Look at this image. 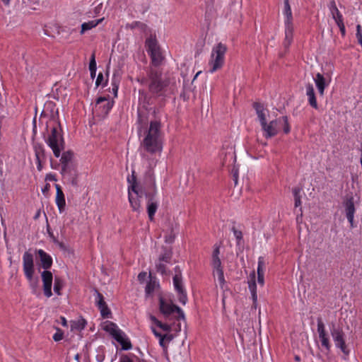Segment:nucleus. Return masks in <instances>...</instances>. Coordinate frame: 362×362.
Segmentation results:
<instances>
[{
  "label": "nucleus",
  "instance_id": "nucleus-1",
  "mask_svg": "<svg viewBox=\"0 0 362 362\" xmlns=\"http://www.w3.org/2000/svg\"><path fill=\"white\" fill-rule=\"evenodd\" d=\"M253 106L261 127L262 136L265 139H271L279 134L281 131L286 134L291 132V126L287 116H281L269 120V110L263 105L255 103Z\"/></svg>",
  "mask_w": 362,
  "mask_h": 362
},
{
  "label": "nucleus",
  "instance_id": "nucleus-2",
  "mask_svg": "<svg viewBox=\"0 0 362 362\" xmlns=\"http://www.w3.org/2000/svg\"><path fill=\"white\" fill-rule=\"evenodd\" d=\"M137 81L142 86H147L150 93L154 95H162L168 86V79L162 78L161 72L151 69L146 76L137 78Z\"/></svg>",
  "mask_w": 362,
  "mask_h": 362
},
{
  "label": "nucleus",
  "instance_id": "nucleus-3",
  "mask_svg": "<svg viewBox=\"0 0 362 362\" xmlns=\"http://www.w3.org/2000/svg\"><path fill=\"white\" fill-rule=\"evenodd\" d=\"M144 148L149 153H160L163 149L160 133V123L158 121H151L143 140Z\"/></svg>",
  "mask_w": 362,
  "mask_h": 362
},
{
  "label": "nucleus",
  "instance_id": "nucleus-4",
  "mask_svg": "<svg viewBox=\"0 0 362 362\" xmlns=\"http://www.w3.org/2000/svg\"><path fill=\"white\" fill-rule=\"evenodd\" d=\"M23 269L25 276L29 283L31 292L34 295L39 296L40 291L38 285V279L37 277H34V258L33 254L28 251L25 252L23 255Z\"/></svg>",
  "mask_w": 362,
  "mask_h": 362
},
{
  "label": "nucleus",
  "instance_id": "nucleus-5",
  "mask_svg": "<svg viewBox=\"0 0 362 362\" xmlns=\"http://www.w3.org/2000/svg\"><path fill=\"white\" fill-rule=\"evenodd\" d=\"M227 49V46L222 42L213 46L208 63L209 73L213 74L223 66Z\"/></svg>",
  "mask_w": 362,
  "mask_h": 362
},
{
  "label": "nucleus",
  "instance_id": "nucleus-6",
  "mask_svg": "<svg viewBox=\"0 0 362 362\" xmlns=\"http://www.w3.org/2000/svg\"><path fill=\"white\" fill-rule=\"evenodd\" d=\"M45 143L52 149L56 158L61 156L62 151L64 149V140L60 126L55 123L51 132L45 139Z\"/></svg>",
  "mask_w": 362,
  "mask_h": 362
},
{
  "label": "nucleus",
  "instance_id": "nucleus-7",
  "mask_svg": "<svg viewBox=\"0 0 362 362\" xmlns=\"http://www.w3.org/2000/svg\"><path fill=\"white\" fill-rule=\"evenodd\" d=\"M159 310L166 318L175 317L185 320V314L181 308L173 304L169 296H159Z\"/></svg>",
  "mask_w": 362,
  "mask_h": 362
},
{
  "label": "nucleus",
  "instance_id": "nucleus-8",
  "mask_svg": "<svg viewBox=\"0 0 362 362\" xmlns=\"http://www.w3.org/2000/svg\"><path fill=\"white\" fill-rule=\"evenodd\" d=\"M103 329L121 345L122 350L132 349V345L130 339L116 324L107 321L103 325Z\"/></svg>",
  "mask_w": 362,
  "mask_h": 362
},
{
  "label": "nucleus",
  "instance_id": "nucleus-9",
  "mask_svg": "<svg viewBox=\"0 0 362 362\" xmlns=\"http://www.w3.org/2000/svg\"><path fill=\"white\" fill-rule=\"evenodd\" d=\"M146 47L151 56L152 63L156 66L159 65L163 57L155 35H151L146 39Z\"/></svg>",
  "mask_w": 362,
  "mask_h": 362
},
{
  "label": "nucleus",
  "instance_id": "nucleus-10",
  "mask_svg": "<svg viewBox=\"0 0 362 362\" xmlns=\"http://www.w3.org/2000/svg\"><path fill=\"white\" fill-rule=\"evenodd\" d=\"M330 332L335 346L340 349L345 355H349L350 351L348 349L345 342V334L340 327L332 325Z\"/></svg>",
  "mask_w": 362,
  "mask_h": 362
},
{
  "label": "nucleus",
  "instance_id": "nucleus-11",
  "mask_svg": "<svg viewBox=\"0 0 362 362\" xmlns=\"http://www.w3.org/2000/svg\"><path fill=\"white\" fill-rule=\"evenodd\" d=\"M175 272L173 276V286L180 303L185 305L187 302V292L183 286L182 275L177 267H175Z\"/></svg>",
  "mask_w": 362,
  "mask_h": 362
},
{
  "label": "nucleus",
  "instance_id": "nucleus-12",
  "mask_svg": "<svg viewBox=\"0 0 362 362\" xmlns=\"http://www.w3.org/2000/svg\"><path fill=\"white\" fill-rule=\"evenodd\" d=\"M114 102L109 98L100 97L95 105V112L99 116L103 117L108 114L113 107Z\"/></svg>",
  "mask_w": 362,
  "mask_h": 362
},
{
  "label": "nucleus",
  "instance_id": "nucleus-13",
  "mask_svg": "<svg viewBox=\"0 0 362 362\" xmlns=\"http://www.w3.org/2000/svg\"><path fill=\"white\" fill-rule=\"evenodd\" d=\"M313 78L320 95L322 96L325 93V88L329 86L332 81L331 74L325 73L322 74L320 73H317Z\"/></svg>",
  "mask_w": 362,
  "mask_h": 362
},
{
  "label": "nucleus",
  "instance_id": "nucleus-14",
  "mask_svg": "<svg viewBox=\"0 0 362 362\" xmlns=\"http://www.w3.org/2000/svg\"><path fill=\"white\" fill-rule=\"evenodd\" d=\"M317 331L318 333L319 340L321 344L322 350L328 353L330 351L331 344L329 335L325 329V326L321 320H317Z\"/></svg>",
  "mask_w": 362,
  "mask_h": 362
},
{
  "label": "nucleus",
  "instance_id": "nucleus-15",
  "mask_svg": "<svg viewBox=\"0 0 362 362\" xmlns=\"http://www.w3.org/2000/svg\"><path fill=\"white\" fill-rule=\"evenodd\" d=\"M129 201L133 211L139 212L141 211V204L139 199L141 197L139 194L137 186L135 182L132 183L128 189Z\"/></svg>",
  "mask_w": 362,
  "mask_h": 362
},
{
  "label": "nucleus",
  "instance_id": "nucleus-16",
  "mask_svg": "<svg viewBox=\"0 0 362 362\" xmlns=\"http://www.w3.org/2000/svg\"><path fill=\"white\" fill-rule=\"evenodd\" d=\"M95 302L100 311L101 315L104 318H109L111 315V312L108 308L103 295L96 290L95 291Z\"/></svg>",
  "mask_w": 362,
  "mask_h": 362
},
{
  "label": "nucleus",
  "instance_id": "nucleus-17",
  "mask_svg": "<svg viewBox=\"0 0 362 362\" xmlns=\"http://www.w3.org/2000/svg\"><path fill=\"white\" fill-rule=\"evenodd\" d=\"M42 280L43 282V291L47 298L52 296V285L53 276L52 274L49 271H43L41 274Z\"/></svg>",
  "mask_w": 362,
  "mask_h": 362
},
{
  "label": "nucleus",
  "instance_id": "nucleus-18",
  "mask_svg": "<svg viewBox=\"0 0 362 362\" xmlns=\"http://www.w3.org/2000/svg\"><path fill=\"white\" fill-rule=\"evenodd\" d=\"M212 274L215 279H217L218 286L222 291L227 289L226 281L225 280L223 270L222 266H211Z\"/></svg>",
  "mask_w": 362,
  "mask_h": 362
},
{
  "label": "nucleus",
  "instance_id": "nucleus-19",
  "mask_svg": "<svg viewBox=\"0 0 362 362\" xmlns=\"http://www.w3.org/2000/svg\"><path fill=\"white\" fill-rule=\"evenodd\" d=\"M220 157L223 160V164L227 162L234 163L236 157L235 154V150L233 145L228 146L226 149L223 148L220 153Z\"/></svg>",
  "mask_w": 362,
  "mask_h": 362
},
{
  "label": "nucleus",
  "instance_id": "nucleus-20",
  "mask_svg": "<svg viewBox=\"0 0 362 362\" xmlns=\"http://www.w3.org/2000/svg\"><path fill=\"white\" fill-rule=\"evenodd\" d=\"M36 254L38 255L41 266L43 269H47L52 266V258L49 254L42 249L37 250Z\"/></svg>",
  "mask_w": 362,
  "mask_h": 362
},
{
  "label": "nucleus",
  "instance_id": "nucleus-21",
  "mask_svg": "<svg viewBox=\"0 0 362 362\" xmlns=\"http://www.w3.org/2000/svg\"><path fill=\"white\" fill-rule=\"evenodd\" d=\"M345 212L346 218L350 223L351 227H354V214H355V206L354 200L352 198L348 199L344 203Z\"/></svg>",
  "mask_w": 362,
  "mask_h": 362
},
{
  "label": "nucleus",
  "instance_id": "nucleus-22",
  "mask_svg": "<svg viewBox=\"0 0 362 362\" xmlns=\"http://www.w3.org/2000/svg\"><path fill=\"white\" fill-rule=\"evenodd\" d=\"M56 187V204L60 213L63 212L66 206V201L64 192L59 185H55Z\"/></svg>",
  "mask_w": 362,
  "mask_h": 362
},
{
  "label": "nucleus",
  "instance_id": "nucleus-23",
  "mask_svg": "<svg viewBox=\"0 0 362 362\" xmlns=\"http://www.w3.org/2000/svg\"><path fill=\"white\" fill-rule=\"evenodd\" d=\"M329 13L335 23H343V16L337 7L334 0H331L328 4Z\"/></svg>",
  "mask_w": 362,
  "mask_h": 362
},
{
  "label": "nucleus",
  "instance_id": "nucleus-24",
  "mask_svg": "<svg viewBox=\"0 0 362 362\" xmlns=\"http://www.w3.org/2000/svg\"><path fill=\"white\" fill-rule=\"evenodd\" d=\"M305 91H306V95L308 97V103L309 105L313 107L315 109L318 108V105L317 103L315 90L313 84L308 83L305 86Z\"/></svg>",
  "mask_w": 362,
  "mask_h": 362
},
{
  "label": "nucleus",
  "instance_id": "nucleus-25",
  "mask_svg": "<svg viewBox=\"0 0 362 362\" xmlns=\"http://www.w3.org/2000/svg\"><path fill=\"white\" fill-rule=\"evenodd\" d=\"M293 194L294 197V206H295V213L297 214L296 220L298 221L299 217H302V208H301V201L300 196V189L298 188H294L293 189Z\"/></svg>",
  "mask_w": 362,
  "mask_h": 362
},
{
  "label": "nucleus",
  "instance_id": "nucleus-26",
  "mask_svg": "<svg viewBox=\"0 0 362 362\" xmlns=\"http://www.w3.org/2000/svg\"><path fill=\"white\" fill-rule=\"evenodd\" d=\"M152 332L154 334V335L159 340V344L162 347L165 346V341H170L173 339L172 334H170L168 333L162 334L158 329L156 328L152 327Z\"/></svg>",
  "mask_w": 362,
  "mask_h": 362
},
{
  "label": "nucleus",
  "instance_id": "nucleus-27",
  "mask_svg": "<svg viewBox=\"0 0 362 362\" xmlns=\"http://www.w3.org/2000/svg\"><path fill=\"white\" fill-rule=\"evenodd\" d=\"M251 276H252V280L248 283V288H249V290H250L251 296H252L253 306L255 308H256L257 305V284L255 281V273L253 272Z\"/></svg>",
  "mask_w": 362,
  "mask_h": 362
},
{
  "label": "nucleus",
  "instance_id": "nucleus-28",
  "mask_svg": "<svg viewBox=\"0 0 362 362\" xmlns=\"http://www.w3.org/2000/svg\"><path fill=\"white\" fill-rule=\"evenodd\" d=\"M158 204L153 198L150 199L147 203V212L151 221L153 220L154 215L158 209Z\"/></svg>",
  "mask_w": 362,
  "mask_h": 362
},
{
  "label": "nucleus",
  "instance_id": "nucleus-29",
  "mask_svg": "<svg viewBox=\"0 0 362 362\" xmlns=\"http://www.w3.org/2000/svg\"><path fill=\"white\" fill-rule=\"evenodd\" d=\"M293 24H286L284 47L287 48L291 43L293 39Z\"/></svg>",
  "mask_w": 362,
  "mask_h": 362
},
{
  "label": "nucleus",
  "instance_id": "nucleus-30",
  "mask_svg": "<svg viewBox=\"0 0 362 362\" xmlns=\"http://www.w3.org/2000/svg\"><path fill=\"white\" fill-rule=\"evenodd\" d=\"M86 326V321L80 318L70 322V327L71 331H81Z\"/></svg>",
  "mask_w": 362,
  "mask_h": 362
},
{
  "label": "nucleus",
  "instance_id": "nucleus-31",
  "mask_svg": "<svg viewBox=\"0 0 362 362\" xmlns=\"http://www.w3.org/2000/svg\"><path fill=\"white\" fill-rule=\"evenodd\" d=\"M35 153L36 158L37 169L41 171L42 165L41 163V157L44 155V149L41 146H35Z\"/></svg>",
  "mask_w": 362,
  "mask_h": 362
},
{
  "label": "nucleus",
  "instance_id": "nucleus-32",
  "mask_svg": "<svg viewBox=\"0 0 362 362\" xmlns=\"http://www.w3.org/2000/svg\"><path fill=\"white\" fill-rule=\"evenodd\" d=\"M120 83V76L119 74L117 72H114L112 75V93L114 94V96L116 98L117 97V92Z\"/></svg>",
  "mask_w": 362,
  "mask_h": 362
},
{
  "label": "nucleus",
  "instance_id": "nucleus-33",
  "mask_svg": "<svg viewBox=\"0 0 362 362\" xmlns=\"http://www.w3.org/2000/svg\"><path fill=\"white\" fill-rule=\"evenodd\" d=\"M151 320L156 326V327H153L154 328H156L157 329H160L166 333H168L170 331L171 327L169 325L165 324V323H162L160 321H159L158 319H156V317L151 316Z\"/></svg>",
  "mask_w": 362,
  "mask_h": 362
},
{
  "label": "nucleus",
  "instance_id": "nucleus-34",
  "mask_svg": "<svg viewBox=\"0 0 362 362\" xmlns=\"http://www.w3.org/2000/svg\"><path fill=\"white\" fill-rule=\"evenodd\" d=\"M159 287L158 282L156 281H150L146 286V293L151 295L156 288Z\"/></svg>",
  "mask_w": 362,
  "mask_h": 362
},
{
  "label": "nucleus",
  "instance_id": "nucleus-35",
  "mask_svg": "<svg viewBox=\"0 0 362 362\" xmlns=\"http://www.w3.org/2000/svg\"><path fill=\"white\" fill-rule=\"evenodd\" d=\"M96 69H97V66H96V62H95V54L93 53L91 55L90 62H89V70H90V75L92 77H93L95 75Z\"/></svg>",
  "mask_w": 362,
  "mask_h": 362
},
{
  "label": "nucleus",
  "instance_id": "nucleus-36",
  "mask_svg": "<svg viewBox=\"0 0 362 362\" xmlns=\"http://www.w3.org/2000/svg\"><path fill=\"white\" fill-rule=\"evenodd\" d=\"M258 265L257 269V275L264 274V267H265V260L263 257H259L258 258Z\"/></svg>",
  "mask_w": 362,
  "mask_h": 362
},
{
  "label": "nucleus",
  "instance_id": "nucleus-37",
  "mask_svg": "<svg viewBox=\"0 0 362 362\" xmlns=\"http://www.w3.org/2000/svg\"><path fill=\"white\" fill-rule=\"evenodd\" d=\"M166 264L167 263L159 259L158 262L156 264L157 272L161 274L162 275L166 274Z\"/></svg>",
  "mask_w": 362,
  "mask_h": 362
},
{
  "label": "nucleus",
  "instance_id": "nucleus-38",
  "mask_svg": "<svg viewBox=\"0 0 362 362\" xmlns=\"http://www.w3.org/2000/svg\"><path fill=\"white\" fill-rule=\"evenodd\" d=\"M62 288V281H60V279L56 278L54 280V293L59 296L61 294L60 291H61Z\"/></svg>",
  "mask_w": 362,
  "mask_h": 362
},
{
  "label": "nucleus",
  "instance_id": "nucleus-39",
  "mask_svg": "<svg viewBox=\"0 0 362 362\" xmlns=\"http://www.w3.org/2000/svg\"><path fill=\"white\" fill-rule=\"evenodd\" d=\"M356 35V38L358 40V43L362 47V27L360 24L357 25Z\"/></svg>",
  "mask_w": 362,
  "mask_h": 362
},
{
  "label": "nucleus",
  "instance_id": "nucleus-40",
  "mask_svg": "<svg viewBox=\"0 0 362 362\" xmlns=\"http://www.w3.org/2000/svg\"><path fill=\"white\" fill-rule=\"evenodd\" d=\"M64 332L59 328H57L56 333L53 335V339L55 341H59L63 339Z\"/></svg>",
  "mask_w": 362,
  "mask_h": 362
},
{
  "label": "nucleus",
  "instance_id": "nucleus-41",
  "mask_svg": "<svg viewBox=\"0 0 362 362\" xmlns=\"http://www.w3.org/2000/svg\"><path fill=\"white\" fill-rule=\"evenodd\" d=\"M71 153L69 152H66V153H64L62 155V157H61V162L66 165L69 163V161L71 159Z\"/></svg>",
  "mask_w": 362,
  "mask_h": 362
},
{
  "label": "nucleus",
  "instance_id": "nucleus-42",
  "mask_svg": "<svg viewBox=\"0 0 362 362\" xmlns=\"http://www.w3.org/2000/svg\"><path fill=\"white\" fill-rule=\"evenodd\" d=\"M175 238V234L172 230L169 235H165V242L166 243H172L174 241V239Z\"/></svg>",
  "mask_w": 362,
  "mask_h": 362
},
{
  "label": "nucleus",
  "instance_id": "nucleus-43",
  "mask_svg": "<svg viewBox=\"0 0 362 362\" xmlns=\"http://www.w3.org/2000/svg\"><path fill=\"white\" fill-rule=\"evenodd\" d=\"M285 15L288 18L291 16V10L288 0L284 1Z\"/></svg>",
  "mask_w": 362,
  "mask_h": 362
},
{
  "label": "nucleus",
  "instance_id": "nucleus-44",
  "mask_svg": "<svg viewBox=\"0 0 362 362\" xmlns=\"http://www.w3.org/2000/svg\"><path fill=\"white\" fill-rule=\"evenodd\" d=\"M171 255L169 252H166L159 257V260H161L165 263H169L170 261Z\"/></svg>",
  "mask_w": 362,
  "mask_h": 362
},
{
  "label": "nucleus",
  "instance_id": "nucleus-45",
  "mask_svg": "<svg viewBox=\"0 0 362 362\" xmlns=\"http://www.w3.org/2000/svg\"><path fill=\"white\" fill-rule=\"evenodd\" d=\"M98 24H81V33H83L86 30H90L95 27Z\"/></svg>",
  "mask_w": 362,
  "mask_h": 362
},
{
  "label": "nucleus",
  "instance_id": "nucleus-46",
  "mask_svg": "<svg viewBox=\"0 0 362 362\" xmlns=\"http://www.w3.org/2000/svg\"><path fill=\"white\" fill-rule=\"evenodd\" d=\"M220 255V247L217 245H215L214 247L212 258L219 257Z\"/></svg>",
  "mask_w": 362,
  "mask_h": 362
},
{
  "label": "nucleus",
  "instance_id": "nucleus-47",
  "mask_svg": "<svg viewBox=\"0 0 362 362\" xmlns=\"http://www.w3.org/2000/svg\"><path fill=\"white\" fill-rule=\"evenodd\" d=\"M139 1H140V0H135L134 2L133 3L134 4V9L136 11H139V12H144L146 9V7H141V8H139V6H136Z\"/></svg>",
  "mask_w": 362,
  "mask_h": 362
},
{
  "label": "nucleus",
  "instance_id": "nucleus-48",
  "mask_svg": "<svg viewBox=\"0 0 362 362\" xmlns=\"http://www.w3.org/2000/svg\"><path fill=\"white\" fill-rule=\"evenodd\" d=\"M211 266H222L221 261L219 257L212 258Z\"/></svg>",
  "mask_w": 362,
  "mask_h": 362
},
{
  "label": "nucleus",
  "instance_id": "nucleus-49",
  "mask_svg": "<svg viewBox=\"0 0 362 362\" xmlns=\"http://www.w3.org/2000/svg\"><path fill=\"white\" fill-rule=\"evenodd\" d=\"M48 25H46L45 28H44V33L45 35H47V36H49V37H55V35L54 33H52L49 31V27L47 26Z\"/></svg>",
  "mask_w": 362,
  "mask_h": 362
},
{
  "label": "nucleus",
  "instance_id": "nucleus-50",
  "mask_svg": "<svg viewBox=\"0 0 362 362\" xmlns=\"http://www.w3.org/2000/svg\"><path fill=\"white\" fill-rule=\"evenodd\" d=\"M45 180L47 181H56L57 178L54 174L49 173L46 175Z\"/></svg>",
  "mask_w": 362,
  "mask_h": 362
},
{
  "label": "nucleus",
  "instance_id": "nucleus-51",
  "mask_svg": "<svg viewBox=\"0 0 362 362\" xmlns=\"http://www.w3.org/2000/svg\"><path fill=\"white\" fill-rule=\"evenodd\" d=\"M118 362H134V361L128 356H122Z\"/></svg>",
  "mask_w": 362,
  "mask_h": 362
},
{
  "label": "nucleus",
  "instance_id": "nucleus-52",
  "mask_svg": "<svg viewBox=\"0 0 362 362\" xmlns=\"http://www.w3.org/2000/svg\"><path fill=\"white\" fill-rule=\"evenodd\" d=\"M103 81V76L102 74H99L97 77L96 81H95V85L97 86H99L100 85L102 84Z\"/></svg>",
  "mask_w": 362,
  "mask_h": 362
},
{
  "label": "nucleus",
  "instance_id": "nucleus-53",
  "mask_svg": "<svg viewBox=\"0 0 362 362\" xmlns=\"http://www.w3.org/2000/svg\"><path fill=\"white\" fill-rule=\"evenodd\" d=\"M102 8H103L102 4H99L98 6H97L95 8V9H94V13H95V15H94V16H93V18H94V17H96V16H97V15H98V13H100V12L101 11Z\"/></svg>",
  "mask_w": 362,
  "mask_h": 362
},
{
  "label": "nucleus",
  "instance_id": "nucleus-54",
  "mask_svg": "<svg viewBox=\"0 0 362 362\" xmlns=\"http://www.w3.org/2000/svg\"><path fill=\"white\" fill-rule=\"evenodd\" d=\"M257 282L261 286H263L264 284V274L257 275Z\"/></svg>",
  "mask_w": 362,
  "mask_h": 362
},
{
  "label": "nucleus",
  "instance_id": "nucleus-55",
  "mask_svg": "<svg viewBox=\"0 0 362 362\" xmlns=\"http://www.w3.org/2000/svg\"><path fill=\"white\" fill-rule=\"evenodd\" d=\"M337 25L339 26V28L340 30L341 35L343 36H344L346 34V28H345L344 24H337Z\"/></svg>",
  "mask_w": 362,
  "mask_h": 362
},
{
  "label": "nucleus",
  "instance_id": "nucleus-56",
  "mask_svg": "<svg viewBox=\"0 0 362 362\" xmlns=\"http://www.w3.org/2000/svg\"><path fill=\"white\" fill-rule=\"evenodd\" d=\"M146 272H141L140 274H139L138 275V279L140 281H144L146 277Z\"/></svg>",
  "mask_w": 362,
  "mask_h": 362
},
{
  "label": "nucleus",
  "instance_id": "nucleus-57",
  "mask_svg": "<svg viewBox=\"0 0 362 362\" xmlns=\"http://www.w3.org/2000/svg\"><path fill=\"white\" fill-rule=\"evenodd\" d=\"M61 324L63 327H68V322L64 317H60Z\"/></svg>",
  "mask_w": 362,
  "mask_h": 362
},
{
  "label": "nucleus",
  "instance_id": "nucleus-58",
  "mask_svg": "<svg viewBox=\"0 0 362 362\" xmlns=\"http://www.w3.org/2000/svg\"><path fill=\"white\" fill-rule=\"evenodd\" d=\"M234 235L237 239H241L242 238V233L240 231L235 230Z\"/></svg>",
  "mask_w": 362,
  "mask_h": 362
},
{
  "label": "nucleus",
  "instance_id": "nucleus-59",
  "mask_svg": "<svg viewBox=\"0 0 362 362\" xmlns=\"http://www.w3.org/2000/svg\"><path fill=\"white\" fill-rule=\"evenodd\" d=\"M103 20H104V18H97L95 20L89 21L87 23H102Z\"/></svg>",
  "mask_w": 362,
  "mask_h": 362
},
{
  "label": "nucleus",
  "instance_id": "nucleus-60",
  "mask_svg": "<svg viewBox=\"0 0 362 362\" xmlns=\"http://www.w3.org/2000/svg\"><path fill=\"white\" fill-rule=\"evenodd\" d=\"M4 106V100H3V98H2V95L0 93V109L3 108Z\"/></svg>",
  "mask_w": 362,
  "mask_h": 362
},
{
  "label": "nucleus",
  "instance_id": "nucleus-61",
  "mask_svg": "<svg viewBox=\"0 0 362 362\" xmlns=\"http://www.w3.org/2000/svg\"><path fill=\"white\" fill-rule=\"evenodd\" d=\"M144 94H145V92L144 90H139V100L141 99V96L144 95Z\"/></svg>",
  "mask_w": 362,
  "mask_h": 362
},
{
  "label": "nucleus",
  "instance_id": "nucleus-62",
  "mask_svg": "<svg viewBox=\"0 0 362 362\" xmlns=\"http://www.w3.org/2000/svg\"><path fill=\"white\" fill-rule=\"evenodd\" d=\"M104 360V356L102 355L97 356V361L98 362H102Z\"/></svg>",
  "mask_w": 362,
  "mask_h": 362
},
{
  "label": "nucleus",
  "instance_id": "nucleus-63",
  "mask_svg": "<svg viewBox=\"0 0 362 362\" xmlns=\"http://www.w3.org/2000/svg\"><path fill=\"white\" fill-rule=\"evenodd\" d=\"M32 0H22L23 4L28 5L30 2H31Z\"/></svg>",
  "mask_w": 362,
  "mask_h": 362
},
{
  "label": "nucleus",
  "instance_id": "nucleus-64",
  "mask_svg": "<svg viewBox=\"0 0 362 362\" xmlns=\"http://www.w3.org/2000/svg\"><path fill=\"white\" fill-rule=\"evenodd\" d=\"M1 1H2L5 5H8V4H9V2H10V0H1Z\"/></svg>",
  "mask_w": 362,
  "mask_h": 362
}]
</instances>
